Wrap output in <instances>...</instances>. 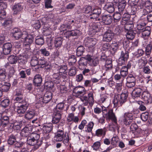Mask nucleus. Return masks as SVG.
I'll return each mask as SVG.
<instances>
[{"instance_id": "nucleus-1", "label": "nucleus", "mask_w": 152, "mask_h": 152, "mask_svg": "<svg viewBox=\"0 0 152 152\" xmlns=\"http://www.w3.org/2000/svg\"><path fill=\"white\" fill-rule=\"evenodd\" d=\"M85 12L88 14V19L92 21H98L100 20L99 16L101 12V9H94L92 10L91 6H87L85 8Z\"/></svg>"}, {"instance_id": "nucleus-2", "label": "nucleus", "mask_w": 152, "mask_h": 152, "mask_svg": "<svg viewBox=\"0 0 152 152\" xmlns=\"http://www.w3.org/2000/svg\"><path fill=\"white\" fill-rule=\"evenodd\" d=\"M104 115L107 120H111L113 123V126L111 125L114 130L118 129L119 128L117 123V119L115 113L113 112V109L108 110V112L104 114Z\"/></svg>"}, {"instance_id": "nucleus-3", "label": "nucleus", "mask_w": 152, "mask_h": 152, "mask_svg": "<svg viewBox=\"0 0 152 152\" xmlns=\"http://www.w3.org/2000/svg\"><path fill=\"white\" fill-rule=\"evenodd\" d=\"M128 95L122 93L121 94H116L114 96L113 104L115 106H120L126 101Z\"/></svg>"}, {"instance_id": "nucleus-4", "label": "nucleus", "mask_w": 152, "mask_h": 152, "mask_svg": "<svg viewBox=\"0 0 152 152\" xmlns=\"http://www.w3.org/2000/svg\"><path fill=\"white\" fill-rule=\"evenodd\" d=\"M23 36V39H24V45L26 46H27L28 49V53H27V56H29L31 54V52L30 49V45L34 40V37L32 34H28L27 32H24Z\"/></svg>"}, {"instance_id": "nucleus-5", "label": "nucleus", "mask_w": 152, "mask_h": 152, "mask_svg": "<svg viewBox=\"0 0 152 152\" xmlns=\"http://www.w3.org/2000/svg\"><path fill=\"white\" fill-rule=\"evenodd\" d=\"M141 96L142 98L144 100L145 103L148 104L151 103L152 101V98L150 94L147 91L146 87L143 86Z\"/></svg>"}, {"instance_id": "nucleus-6", "label": "nucleus", "mask_w": 152, "mask_h": 152, "mask_svg": "<svg viewBox=\"0 0 152 152\" xmlns=\"http://www.w3.org/2000/svg\"><path fill=\"white\" fill-rule=\"evenodd\" d=\"M136 84V76L132 74L129 75L126 78V86L131 88L134 87Z\"/></svg>"}, {"instance_id": "nucleus-7", "label": "nucleus", "mask_w": 152, "mask_h": 152, "mask_svg": "<svg viewBox=\"0 0 152 152\" xmlns=\"http://www.w3.org/2000/svg\"><path fill=\"white\" fill-rule=\"evenodd\" d=\"M28 105L26 101H23L22 103H19L16 107L17 113L20 115L23 114L27 109Z\"/></svg>"}, {"instance_id": "nucleus-8", "label": "nucleus", "mask_w": 152, "mask_h": 152, "mask_svg": "<svg viewBox=\"0 0 152 152\" xmlns=\"http://www.w3.org/2000/svg\"><path fill=\"white\" fill-rule=\"evenodd\" d=\"M149 21L147 20L146 18L143 17L141 19H139L137 23V28L139 30L142 31L145 28L146 25Z\"/></svg>"}, {"instance_id": "nucleus-9", "label": "nucleus", "mask_w": 152, "mask_h": 152, "mask_svg": "<svg viewBox=\"0 0 152 152\" xmlns=\"http://www.w3.org/2000/svg\"><path fill=\"white\" fill-rule=\"evenodd\" d=\"M85 89L83 86H79L75 87L73 89V93L77 97L81 96L84 95Z\"/></svg>"}, {"instance_id": "nucleus-10", "label": "nucleus", "mask_w": 152, "mask_h": 152, "mask_svg": "<svg viewBox=\"0 0 152 152\" xmlns=\"http://www.w3.org/2000/svg\"><path fill=\"white\" fill-rule=\"evenodd\" d=\"M143 17L146 18L147 20L149 22L152 21V10H147L146 9H144L142 10V15L140 19Z\"/></svg>"}, {"instance_id": "nucleus-11", "label": "nucleus", "mask_w": 152, "mask_h": 152, "mask_svg": "<svg viewBox=\"0 0 152 152\" xmlns=\"http://www.w3.org/2000/svg\"><path fill=\"white\" fill-rule=\"evenodd\" d=\"M26 31L22 32L18 28H14L12 29V36L16 39H18L20 38L23 39V34H25L24 32Z\"/></svg>"}, {"instance_id": "nucleus-12", "label": "nucleus", "mask_w": 152, "mask_h": 152, "mask_svg": "<svg viewBox=\"0 0 152 152\" xmlns=\"http://www.w3.org/2000/svg\"><path fill=\"white\" fill-rule=\"evenodd\" d=\"M114 37V34L110 30H107L103 35L102 40L104 42H110Z\"/></svg>"}, {"instance_id": "nucleus-13", "label": "nucleus", "mask_w": 152, "mask_h": 152, "mask_svg": "<svg viewBox=\"0 0 152 152\" xmlns=\"http://www.w3.org/2000/svg\"><path fill=\"white\" fill-rule=\"evenodd\" d=\"M33 127L32 126L28 125L25 127L21 131L20 135L24 137H27L32 132Z\"/></svg>"}, {"instance_id": "nucleus-14", "label": "nucleus", "mask_w": 152, "mask_h": 152, "mask_svg": "<svg viewBox=\"0 0 152 152\" xmlns=\"http://www.w3.org/2000/svg\"><path fill=\"white\" fill-rule=\"evenodd\" d=\"M85 58L89 61L88 64L90 66H96L99 64V60L96 57H94L90 55H88L85 56Z\"/></svg>"}, {"instance_id": "nucleus-15", "label": "nucleus", "mask_w": 152, "mask_h": 152, "mask_svg": "<svg viewBox=\"0 0 152 152\" xmlns=\"http://www.w3.org/2000/svg\"><path fill=\"white\" fill-rule=\"evenodd\" d=\"M12 48V45L11 43L7 42L4 44L2 47L3 53L4 55L10 54Z\"/></svg>"}, {"instance_id": "nucleus-16", "label": "nucleus", "mask_w": 152, "mask_h": 152, "mask_svg": "<svg viewBox=\"0 0 152 152\" xmlns=\"http://www.w3.org/2000/svg\"><path fill=\"white\" fill-rule=\"evenodd\" d=\"M96 40L95 38L91 37L86 38L84 40L85 45L88 48L94 46L96 43Z\"/></svg>"}, {"instance_id": "nucleus-17", "label": "nucleus", "mask_w": 152, "mask_h": 152, "mask_svg": "<svg viewBox=\"0 0 152 152\" xmlns=\"http://www.w3.org/2000/svg\"><path fill=\"white\" fill-rule=\"evenodd\" d=\"M23 9V6L20 3H17L14 5L12 10L13 15L19 14Z\"/></svg>"}, {"instance_id": "nucleus-18", "label": "nucleus", "mask_w": 152, "mask_h": 152, "mask_svg": "<svg viewBox=\"0 0 152 152\" xmlns=\"http://www.w3.org/2000/svg\"><path fill=\"white\" fill-rule=\"evenodd\" d=\"M27 142L28 145L31 146L35 145L37 148L42 144V141H36L28 136L27 138Z\"/></svg>"}, {"instance_id": "nucleus-19", "label": "nucleus", "mask_w": 152, "mask_h": 152, "mask_svg": "<svg viewBox=\"0 0 152 152\" xmlns=\"http://www.w3.org/2000/svg\"><path fill=\"white\" fill-rule=\"evenodd\" d=\"M62 74H61L58 72L54 73L51 77L52 80L56 84H59L61 81Z\"/></svg>"}, {"instance_id": "nucleus-20", "label": "nucleus", "mask_w": 152, "mask_h": 152, "mask_svg": "<svg viewBox=\"0 0 152 152\" xmlns=\"http://www.w3.org/2000/svg\"><path fill=\"white\" fill-rule=\"evenodd\" d=\"M143 86H141L139 87L135 88L133 91L132 95L134 98L139 97L141 96L142 92V88Z\"/></svg>"}, {"instance_id": "nucleus-21", "label": "nucleus", "mask_w": 152, "mask_h": 152, "mask_svg": "<svg viewBox=\"0 0 152 152\" xmlns=\"http://www.w3.org/2000/svg\"><path fill=\"white\" fill-rule=\"evenodd\" d=\"M64 134V129H58L57 132L55 133L54 137V140L58 142H60L63 139V135Z\"/></svg>"}, {"instance_id": "nucleus-22", "label": "nucleus", "mask_w": 152, "mask_h": 152, "mask_svg": "<svg viewBox=\"0 0 152 152\" xmlns=\"http://www.w3.org/2000/svg\"><path fill=\"white\" fill-rule=\"evenodd\" d=\"M18 60H19L20 61V62H22L23 64L25 63L26 61L25 60H23L22 62L20 58L19 59V58L15 55H11L8 58L9 63L11 64L16 63Z\"/></svg>"}, {"instance_id": "nucleus-23", "label": "nucleus", "mask_w": 152, "mask_h": 152, "mask_svg": "<svg viewBox=\"0 0 152 152\" xmlns=\"http://www.w3.org/2000/svg\"><path fill=\"white\" fill-rule=\"evenodd\" d=\"M52 93L51 91H46L44 94L42 99L44 103H47L49 102L52 98Z\"/></svg>"}, {"instance_id": "nucleus-24", "label": "nucleus", "mask_w": 152, "mask_h": 152, "mask_svg": "<svg viewBox=\"0 0 152 152\" xmlns=\"http://www.w3.org/2000/svg\"><path fill=\"white\" fill-rule=\"evenodd\" d=\"M88 61L85 57L84 58H80L78 62L80 69H83V68H86L88 65Z\"/></svg>"}, {"instance_id": "nucleus-25", "label": "nucleus", "mask_w": 152, "mask_h": 152, "mask_svg": "<svg viewBox=\"0 0 152 152\" xmlns=\"http://www.w3.org/2000/svg\"><path fill=\"white\" fill-rule=\"evenodd\" d=\"M102 18L103 23L105 24L109 25L112 22V16L110 14L104 15Z\"/></svg>"}, {"instance_id": "nucleus-26", "label": "nucleus", "mask_w": 152, "mask_h": 152, "mask_svg": "<svg viewBox=\"0 0 152 152\" xmlns=\"http://www.w3.org/2000/svg\"><path fill=\"white\" fill-rule=\"evenodd\" d=\"M129 57V52L125 50L122 51L121 53L119 61H122V63H124L125 61H127Z\"/></svg>"}, {"instance_id": "nucleus-27", "label": "nucleus", "mask_w": 152, "mask_h": 152, "mask_svg": "<svg viewBox=\"0 0 152 152\" xmlns=\"http://www.w3.org/2000/svg\"><path fill=\"white\" fill-rule=\"evenodd\" d=\"M151 28L149 26L145 27V28L142 31V37L144 39L148 38L151 34Z\"/></svg>"}, {"instance_id": "nucleus-28", "label": "nucleus", "mask_w": 152, "mask_h": 152, "mask_svg": "<svg viewBox=\"0 0 152 152\" xmlns=\"http://www.w3.org/2000/svg\"><path fill=\"white\" fill-rule=\"evenodd\" d=\"M118 9L119 12L122 14L126 11L125 7L126 4V1L125 0H122L118 2Z\"/></svg>"}, {"instance_id": "nucleus-29", "label": "nucleus", "mask_w": 152, "mask_h": 152, "mask_svg": "<svg viewBox=\"0 0 152 152\" xmlns=\"http://www.w3.org/2000/svg\"><path fill=\"white\" fill-rule=\"evenodd\" d=\"M67 121L68 122L73 121L76 123L78 122L79 118L77 116H75L74 113H69L66 118Z\"/></svg>"}, {"instance_id": "nucleus-30", "label": "nucleus", "mask_w": 152, "mask_h": 152, "mask_svg": "<svg viewBox=\"0 0 152 152\" xmlns=\"http://www.w3.org/2000/svg\"><path fill=\"white\" fill-rule=\"evenodd\" d=\"M120 45V44L118 42L114 41L110 45V50L111 52L114 54L118 49Z\"/></svg>"}, {"instance_id": "nucleus-31", "label": "nucleus", "mask_w": 152, "mask_h": 152, "mask_svg": "<svg viewBox=\"0 0 152 152\" xmlns=\"http://www.w3.org/2000/svg\"><path fill=\"white\" fill-rule=\"evenodd\" d=\"M104 10L109 13H113L115 10L113 4L112 3H108L106 4L104 7Z\"/></svg>"}, {"instance_id": "nucleus-32", "label": "nucleus", "mask_w": 152, "mask_h": 152, "mask_svg": "<svg viewBox=\"0 0 152 152\" xmlns=\"http://www.w3.org/2000/svg\"><path fill=\"white\" fill-rule=\"evenodd\" d=\"M106 129L105 128L99 129L95 131V135L98 137H103L106 135Z\"/></svg>"}, {"instance_id": "nucleus-33", "label": "nucleus", "mask_w": 152, "mask_h": 152, "mask_svg": "<svg viewBox=\"0 0 152 152\" xmlns=\"http://www.w3.org/2000/svg\"><path fill=\"white\" fill-rule=\"evenodd\" d=\"M35 115V111L33 109L28 110L25 115V118L29 120L33 118Z\"/></svg>"}, {"instance_id": "nucleus-34", "label": "nucleus", "mask_w": 152, "mask_h": 152, "mask_svg": "<svg viewBox=\"0 0 152 152\" xmlns=\"http://www.w3.org/2000/svg\"><path fill=\"white\" fill-rule=\"evenodd\" d=\"M42 129L44 132L49 133L53 129L52 124L50 123L44 124L43 126Z\"/></svg>"}, {"instance_id": "nucleus-35", "label": "nucleus", "mask_w": 152, "mask_h": 152, "mask_svg": "<svg viewBox=\"0 0 152 152\" xmlns=\"http://www.w3.org/2000/svg\"><path fill=\"white\" fill-rule=\"evenodd\" d=\"M137 65L140 69L143 68L147 63V59L144 57H142L137 61Z\"/></svg>"}, {"instance_id": "nucleus-36", "label": "nucleus", "mask_w": 152, "mask_h": 152, "mask_svg": "<svg viewBox=\"0 0 152 152\" xmlns=\"http://www.w3.org/2000/svg\"><path fill=\"white\" fill-rule=\"evenodd\" d=\"M42 81V77L40 75H36L34 79L33 82L35 86H40Z\"/></svg>"}, {"instance_id": "nucleus-37", "label": "nucleus", "mask_w": 152, "mask_h": 152, "mask_svg": "<svg viewBox=\"0 0 152 152\" xmlns=\"http://www.w3.org/2000/svg\"><path fill=\"white\" fill-rule=\"evenodd\" d=\"M63 39L61 37L56 38L54 42V46L56 48H59L62 45Z\"/></svg>"}, {"instance_id": "nucleus-38", "label": "nucleus", "mask_w": 152, "mask_h": 152, "mask_svg": "<svg viewBox=\"0 0 152 152\" xmlns=\"http://www.w3.org/2000/svg\"><path fill=\"white\" fill-rule=\"evenodd\" d=\"M54 18L53 14L51 13L49 14L47 17L43 18L42 21L44 24L48 23L49 21L53 22Z\"/></svg>"}, {"instance_id": "nucleus-39", "label": "nucleus", "mask_w": 152, "mask_h": 152, "mask_svg": "<svg viewBox=\"0 0 152 152\" xmlns=\"http://www.w3.org/2000/svg\"><path fill=\"white\" fill-rule=\"evenodd\" d=\"M39 53L44 56L48 57L50 55L49 50L45 47L42 48L39 50Z\"/></svg>"}, {"instance_id": "nucleus-40", "label": "nucleus", "mask_w": 152, "mask_h": 152, "mask_svg": "<svg viewBox=\"0 0 152 152\" xmlns=\"http://www.w3.org/2000/svg\"><path fill=\"white\" fill-rule=\"evenodd\" d=\"M9 122V118L7 116H3L2 117L0 121V126L2 125L6 126L8 124Z\"/></svg>"}, {"instance_id": "nucleus-41", "label": "nucleus", "mask_w": 152, "mask_h": 152, "mask_svg": "<svg viewBox=\"0 0 152 152\" xmlns=\"http://www.w3.org/2000/svg\"><path fill=\"white\" fill-rule=\"evenodd\" d=\"M99 29L98 27L95 25H93L91 26V28L89 29V32L91 34L94 35L99 32Z\"/></svg>"}, {"instance_id": "nucleus-42", "label": "nucleus", "mask_w": 152, "mask_h": 152, "mask_svg": "<svg viewBox=\"0 0 152 152\" xmlns=\"http://www.w3.org/2000/svg\"><path fill=\"white\" fill-rule=\"evenodd\" d=\"M36 44L38 45H42L44 43V40L42 36H37L35 39Z\"/></svg>"}, {"instance_id": "nucleus-43", "label": "nucleus", "mask_w": 152, "mask_h": 152, "mask_svg": "<svg viewBox=\"0 0 152 152\" xmlns=\"http://www.w3.org/2000/svg\"><path fill=\"white\" fill-rule=\"evenodd\" d=\"M125 29L127 31H132V30L134 27V25L133 22L130 21L126 23L124 26Z\"/></svg>"}, {"instance_id": "nucleus-44", "label": "nucleus", "mask_w": 152, "mask_h": 152, "mask_svg": "<svg viewBox=\"0 0 152 152\" xmlns=\"http://www.w3.org/2000/svg\"><path fill=\"white\" fill-rule=\"evenodd\" d=\"M152 49V45L150 44H148L145 47V51L144 53H145V56H148V57L150 56Z\"/></svg>"}, {"instance_id": "nucleus-45", "label": "nucleus", "mask_w": 152, "mask_h": 152, "mask_svg": "<svg viewBox=\"0 0 152 152\" xmlns=\"http://www.w3.org/2000/svg\"><path fill=\"white\" fill-rule=\"evenodd\" d=\"M6 77V72L4 69H0V82H3L5 81Z\"/></svg>"}, {"instance_id": "nucleus-46", "label": "nucleus", "mask_w": 152, "mask_h": 152, "mask_svg": "<svg viewBox=\"0 0 152 152\" xmlns=\"http://www.w3.org/2000/svg\"><path fill=\"white\" fill-rule=\"evenodd\" d=\"M12 20L11 18H7L6 19L2 24V25L5 28H8L10 27L12 23Z\"/></svg>"}, {"instance_id": "nucleus-47", "label": "nucleus", "mask_w": 152, "mask_h": 152, "mask_svg": "<svg viewBox=\"0 0 152 152\" xmlns=\"http://www.w3.org/2000/svg\"><path fill=\"white\" fill-rule=\"evenodd\" d=\"M39 61L38 66L37 68V69H38L40 67H43L48 66V63L46 61L45 59L44 58L42 59H40Z\"/></svg>"}, {"instance_id": "nucleus-48", "label": "nucleus", "mask_w": 152, "mask_h": 152, "mask_svg": "<svg viewBox=\"0 0 152 152\" xmlns=\"http://www.w3.org/2000/svg\"><path fill=\"white\" fill-rule=\"evenodd\" d=\"M75 55H71L69 56L68 61L69 65H73L77 61Z\"/></svg>"}, {"instance_id": "nucleus-49", "label": "nucleus", "mask_w": 152, "mask_h": 152, "mask_svg": "<svg viewBox=\"0 0 152 152\" xmlns=\"http://www.w3.org/2000/svg\"><path fill=\"white\" fill-rule=\"evenodd\" d=\"M39 63V60L36 57H34L32 58L30 61V64L32 66H37V68L38 66Z\"/></svg>"}, {"instance_id": "nucleus-50", "label": "nucleus", "mask_w": 152, "mask_h": 152, "mask_svg": "<svg viewBox=\"0 0 152 152\" xmlns=\"http://www.w3.org/2000/svg\"><path fill=\"white\" fill-rule=\"evenodd\" d=\"M85 51V48L82 45L79 46L76 50V55L78 56H82Z\"/></svg>"}, {"instance_id": "nucleus-51", "label": "nucleus", "mask_w": 152, "mask_h": 152, "mask_svg": "<svg viewBox=\"0 0 152 152\" xmlns=\"http://www.w3.org/2000/svg\"><path fill=\"white\" fill-rule=\"evenodd\" d=\"M4 84L1 87V88L2 92H7L9 90L11 85L9 83H4Z\"/></svg>"}, {"instance_id": "nucleus-52", "label": "nucleus", "mask_w": 152, "mask_h": 152, "mask_svg": "<svg viewBox=\"0 0 152 152\" xmlns=\"http://www.w3.org/2000/svg\"><path fill=\"white\" fill-rule=\"evenodd\" d=\"M135 34L133 31H129L126 32V35L128 39L132 40L134 38Z\"/></svg>"}, {"instance_id": "nucleus-53", "label": "nucleus", "mask_w": 152, "mask_h": 152, "mask_svg": "<svg viewBox=\"0 0 152 152\" xmlns=\"http://www.w3.org/2000/svg\"><path fill=\"white\" fill-rule=\"evenodd\" d=\"M53 82L52 81H47L45 83V86L46 87L47 89L50 91L54 87Z\"/></svg>"}, {"instance_id": "nucleus-54", "label": "nucleus", "mask_w": 152, "mask_h": 152, "mask_svg": "<svg viewBox=\"0 0 152 152\" xmlns=\"http://www.w3.org/2000/svg\"><path fill=\"white\" fill-rule=\"evenodd\" d=\"M16 137L15 135L11 134L7 140L8 143L9 145H12L16 141Z\"/></svg>"}, {"instance_id": "nucleus-55", "label": "nucleus", "mask_w": 152, "mask_h": 152, "mask_svg": "<svg viewBox=\"0 0 152 152\" xmlns=\"http://www.w3.org/2000/svg\"><path fill=\"white\" fill-rule=\"evenodd\" d=\"M123 14L122 13L116 12L113 15L114 21L115 22H118L121 18V15Z\"/></svg>"}, {"instance_id": "nucleus-56", "label": "nucleus", "mask_w": 152, "mask_h": 152, "mask_svg": "<svg viewBox=\"0 0 152 152\" xmlns=\"http://www.w3.org/2000/svg\"><path fill=\"white\" fill-rule=\"evenodd\" d=\"M29 136L36 141H42L41 139H39L40 135L38 134L35 133H32L30 134Z\"/></svg>"}, {"instance_id": "nucleus-57", "label": "nucleus", "mask_w": 152, "mask_h": 152, "mask_svg": "<svg viewBox=\"0 0 152 152\" xmlns=\"http://www.w3.org/2000/svg\"><path fill=\"white\" fill-rule=\"evenodd\" d=\"M133 121L132 119H127L124 117L123 118L122 121V124L126 126H129Z\"/></svg>"}, {"instance_id": "nucleus-58", "label": "nucleus", "mask_w": 152, "mask_h": 152, "mask_svg": "<svg viewBox=\"0 0 152 152\" xmlns=\"http://www.w3.org/2000/svg\"><path fill=\"white\" fill-rule=\"evenodd\" d=\"M109 100V97L105 94H102L100 96L99 101L100 103L106 102Z\"/></svg>"}, {"instance_id": "nucleus-59", "label": "nucleus", "mask_w": 152, "mask_h": 152, "mask_svg": "<svg viewBox=\"0 0 152 152\" xmlns=\"http://www.w3.org/2000/svg\"><path fill=\"white\" fill-rule=\"evenodd\" d=\"M10 103L9 99H4L1 102V106L4 108H5L8 107Z\"/></svg>"}, {"instance_id": "nucleus-60", "label": "nucleus", "mask_w": 152, "mask_h": 152, "mask_svg": "<svg viewBox=\"0 0 152 152\" xmlns=\"http://www.w3.org/2000/svg\"><path fill=\"white\" fill-rule=\"evenodd\" d=\"M77 73V68L75 66L71 67L69 69V75L70 76H74Z\"/></svg>"}, {"instance_id": "nucleus-61", "label": "nucleus", "mask_w": 152, "mask_h": 152, "mask_svg": "<svg viewBox=\"0 0 152 152\" xmlns=\"http://www.w3.org/2000/svg\"><path fill=\"white\" fill-rule=\"evenodd\" d=\"M105 67L106 70L111 69L112 67V64L111 60L107 59L105 62Z\"/></svg>"}, {"instance_id": "nucleus-62", "label": "nucleus", "mask_w": 152, "mask_h": 152, "mask_svg": "<svg viewBox=\"0 0 152 152\" xmlns=\"http://www.w3.org/2000/svg\"><path fill=\"white\" fill-rule=\"evenodd\" d=\"M94 123L92 121L89 122L87 125V129L85 131L87 132H92Z\"/></svg>"}, {"instance_id": "nucleus-63", "label": "nucleus", "mask_w": 152, "mask_h": 152, "mask_svg": "<svg viewBox=\"0 0 152 152\" xmlns=\"http://www.w3.org/2000/svg\"><path fill=\"white\" fill-rule=\"evenodd\" d=\"M67 69V66L65 65H61L60 66V68L59 69V72H58L60 73L61 74L66 73Z\"/></svg>"}, {"instance_id": "nucleus-64", "label": "nucleus", "mask_w": 152, "mask_h": 152, "mask_svg": "<svg viewBox=\"0 0 152 152\" xmlns=\"http://www.w3.org/2000/svg\"><path fill=\"white\" fill-rule=\"evenodd\" d=\"M142 69V71L145 74H149L152 72L151 67L148 65L145 66Z\"/></svg>"}]
</instances>
